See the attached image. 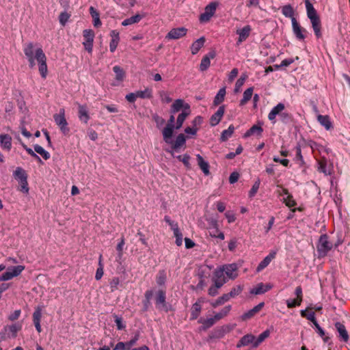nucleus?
Returning <instances> with one entry per match:
<instances>
[{"mask_svg":"<svg viewBox=\"0 0 350 350\" xmlns=\"http://www.w3.org/2000/svg\"><path fill=\"white\" fill-rule=\"evenodd\" d=\"M23 51L28 60L29 67L33 68L37 62L39 72L41 77L45 79L48 74V68L46 57L42 48L36 47L33 42H29L24 45Z\"/></svg>","mask_w":350,"mask_h":350,"instance_id":"obj_1","label":"nucleus"},{"mask_svg":"<svg viewBox=\"0 0 350 350\" xmlns=\"http://www.w3.org/2000/svg\"><path fill=\"white\" fill-rule=\"evenodd\" d=\"M306 4V8L307 12V16L310 21L312 29L317 38H319L321 37L322 33L321 31V20L317 14L316 10L314 9L312 4L309 0H304Z\"/></svg>","mask_w":350,"mask_h":350,"instance_id":"obj_2","label":"nucleus"},{"mask_svg":"<svg viewBox=\"0 0 350 350\" xmlns=\"http://www.w3.org/2000/svg\"><path fill=\"white\" fill-rule=\"evenodd\" d=\"M332 247L333 244L328 241L327 235H321L317 247L319 256L320 257L325 256L328 252L332 250Z\"/></svg>","mask_w":350,"mask_h":350,"instance_id":"obj_3","label":"nucleus"},{"mask_svg":"<svg viewBox=\"0 0 350 350\" xmlns=\"http://www.w3.org/2000/svg\"><path fill=\"white\" fill-rule=\"evenodd\" d=\"M53 119L63 134L66 135L69 133L70 129L68 127V122L65 118L64 109H60L59 113L54 114Z\"/></svg>","mask_w":350,"mask_h":350,"instance_id":"obj_4","label":"nucleus"},{"mask_svg":"<svg viewBox=\"0 0 350 350\" xmlns=\"http://www.w3.org/2000/svg\"><path fill=\"white\" fill-rule=\"evenodd\" d=\"M25 269L23 265H17L15 267H9L6 272L2 274L0 277V281H8L12 279L14 277L19 275Z\"/></svg>","mask_w":350,"mask_h":350,"instance_id":"obj_5","label":"nucleus"},{"mask_svg":"<svg viewBox=\"0 0 350 350\" xmlns=\"http://www.w3.org/2000/svg\"><path fill=\"white\" fill-rule=\"evenodd\" d=\"M155 304L156 307L159 310H164L167 312L169 307L166 302V295L165 291L163 290H159L155 296Z\"/></svg>","mask_w":350,"mask_h":350,"instance_id":"obj_6","label":"nucleus"},{"mask_svg":"<svg viewBox=\"0 0 350 350\" xmlns=\"http://www.w3.org/2000/svg\"><path fill=\"white\" fill-rule=\"evenodd\" d=\"M217 3L211 2L205 8L204 12L200 15V20L202 22H206L213 16L217 7Z\"/></svg>","mask_w":350,"mask_h":350,"instance_id":"obj_7","label":"nucleus"},{"mask_svg":"<svg viewBox=\"0 0 350 350\" xmlns=\"http://www.w3.org/2000/svg\"><path fill=\"white\" fill-rule=\"evenodd\" d=\"M187 29L185 27H178L171 29L167 34L166 38L169 40H177L187 34Z\"/></svg>","mask_w":350,"mask_h":350,"instance_id":"obj_8","label":"nucleus"},{"mask_svg":"<svg viewBox=\"0 0 350 350\" xmlns=\"http://www.w3.org/2000/svg\"><path fill=\"white\" fill-rule=\"evenodd\" d=\"M22 329V324L21 323H16L10 325H6L3 327L4 332L8 335V338H16L17 332Z\"/></svg>","mask_w":350,"mask_h":350,"instance_id":"obj_9","label":"nucleus"},{"mask_svg":"<svg viewBox=\"0 0 350 350\" xmlns=\"http://www.w3.org/2000/svg\"><path fill=\"white\" fill-rule=\"evenodd\" d=\"M219 269L223 271V273L226 274L230 279H234L237 276V266L236 264L226 265Z\"/></svg>","mask_w":350,"mask_h":350,"instance_id":"obj_10","label":"nucleus"},{"mask_svg":"<svg viewBox=\"0 0 350 350\" xmlns=\"http://www.w3.org/2000/svg\"><path fill=\"white\" fill-rule=\"evenodd\" d=\"M285 106L283 103H280L276 106L272 108L271 111L268 114V119L273 123L275 124L276 116H280V114L283 112Z\"/></svg>","mask_w":350,"mask_h":350,"instance_id":"obj_11","label":"nucleus"},{"mask_svg":"<svg viewBox=\"0 0 350 350\" xmlns=\"http://www.w3.org/2000/svg\"><path fill=\"white\" fill-rule=\"evenodd\" d=\"M213 281L217 287L221 288L227 282L224 274L223 273V271L219 269H216L214 271Z\"/></svg>","mask_w":350,"mask_h":350,"instance_id":"obj_12","label":"nucleus"},{"mask_svg":"<svg viewBox=\"0 0 350 350\" xmlns=\"http://www.w3.org/2000/svg\"><path fill=\"white\" fill-rule=\"evenodd\" d=\"M251 30L252 29L250 25H246L237 30V34L239 35V38L237 42V45H239L249 37Z\"/></svg>","mask_w":350,"mask_h":350,"instance_id":"obj_13","label":"nucleus"},{"mask_svg":"<svg viewBox=\"0 0 350 350\" xmlns=\"http://www.w3.org/2000/svg\"><path fill=\"white\" fill-rule=\"evenodd\" d=\"M273 288L271 284L259 283L254 288L250 290V293L254 295L263 294Z\"/></svg>","mask_w":350,"mask_h":350,"instance_id":"obj_14","label":"nucleus"},{"mask_svg":"<svg viewBox=\"0 0 350 350\" xmlns=\"http://www.w3.org/2000/svg\"><path fill=\"white\" fill-rule=\"evenodd\" d=\"M225 112V107L224 105L220 106L217 111L212 115L210 119V124L212 126H215L217 125L221 121V118L223 117Z\"/></svg>","mask_w":350,"mask_h":350,"instance_id":"obj_15","label":"nucleus"},{"mask_svg":"<svg viewBox=\"0 0 350 350\" xmlns=\"http://www.w3.org/2000/svg\"><path fill=\"white\" fill-rule=\"evenodd\" d=\"M0 145L3 150L8 152L12 148V137L8 134H0Z\"/></svg>","mask_w":350,"mask_h":350,"instance_id":"obj_16","label":"nucleus"},{"mask_svg":"<svg viewBox=\"0 0 350 350\" xmlns=\"http://www.w3.org/2000/svg\"><path fill=\"white\" fill-rule=\"evenodd\" d=\"M334 325L338 332L340 339L345 342H347L349 336L345 326L340 322H336Z\"/></svg>","mask_w":350,"mask_h":350,"instance_id":"obj_17","label":"nucleus"},{"mask_svg":"<svg viewBox=\"0 0 350 350\" xmlns=\"http://www.w3.org/2000/svg\"><path fill=\"white\" fill-rule=\"evenodd\" d=\"M42 318V309L40 307H37L33 313V322L35 325L36 329L38 333L42 332V327L40 325V321Z\"/></svg>","mask_w":350,"mask_h":350,"instance_id":"obj_18","label":"nucleus"},{"mask_svg":"<svg viewBox=\"0 0 350 350\" xmlns=\"http://www.w3.org/2000/svg\"><path fill=\"white\" fill-rule=\"evenodd\" d=\"M292 28L293 31L297 39L304 40L305 38V35L303 32L306 30L301 28L295 18H293Z\"/></svg>","mask_w":350,"mask_h":350,"instance_id":"obj_19","label":"nucleus"},{"mask_svg":"<svg viewBox=\"0 0 350 350\" xmlns=\"http://www.w3.org/2000/svg\"><path fill=\"white\" fill-rule=\"evenodd\" d=\"M215 57V51H211L207 55H206L201 60V63L200 64V70L201 71L206 70L210 66L211 59H213Z\"/></svg>","mask_w":350,"mask_h":350,"instance_id":"obj_20","label":"nucleus"},{"mask_svg":"<svg viewBox=\"0 0 350 350\" xmlns=\"http://www.w3.org/2000/svg\"><path fill=\"white\" fill-rule=\"evenodd\" d=\"M190 113V106L189 104H185V110L180 113L177 118L176 124L175 126L176 129H179L183 126V124L186 119V118Z\"/></svg>","mask_w":350,"mask_h":350,"instance_id":"obj_21","label":"nucleus"},{"mask_svg":"<svg viewBox=\"0 0 350 350\" xmlns=\"http://www.w3.org/2000/svg\"><path fill=\"white\" fill-rule=\"evenodd\" d=\"M110 36L111 37V42L109 43V49L111 52H114L120 42L119 32L116 30H112L110 32Z\"/></svg>","mask_w":350,"mask_h":350,"instance_id":"obj_22","label":"nucleus"},{"mask_svg":"<svg viewBox=\"0 0 350 350\" xmlns=\"http://www.w3.org/2000/svg\"><path fill=\"white\" fill-rule=\"evenodd\" d=\"M275 252H272L269 253L268 256H267L258 265L256 268V271L260 272L262 269H264L266 267L269 265L271 261L275 257Z\"/></svg>","mask_w":350,"mask_h":350,"instance_id":"obj_23","label":"nucleus"},{"mask_svg":"<svg viewBox=\"0 0 350 350\" xmlns=\"http://www.w3.org/2000/svg\"><path fill=\"white\" fill-rule=\"evenodd\" d=\"M79 120L87 124L88 122V120H90V116L88 113V109L86 106L79 105Z\"/></svg>","mask_w":350,"mask_h":350,"instance_id":"obj_24","label":"nucleus"},{"mask_svg":"<svg viewBox=\"0 0 350 350\" xmlns=\"http://www.w3.org/2000/svg\"><path fill=\"white\" fill-rule=\"evenodd\" d=\"M186 139L183 134H179L175 140L174 142L172 141V149L173 150L177 151L178 149H180L182 146H183L185 144Z\"/></svg>","mask_w":350,"mask_h":350,"instance_id":"obj_25","label":"nucleus"},{"mask_svg":"<svg viewBox=\"0 0 350 350\" xmlns=\"http://www.w3.org/2000/svg\"><path fill=\"white\" fill-rule=\"evenodd\" d=\"M175 126H166L163 131V140L167 144H172V137L173 135L174 129Z\"/></svg>","mask_w":350,"mask_h":350,"instance_id":"obj_26","label":"nucleus"},{"mask_svg":"<svg viewBox=\"0 0 350 350\" xmlns=\"http://www.w3.org/2000/svg\"><path fill=\"white\" fill-rule=\"evenodd\" d=\"M317 120L321 125L325 127L326 130L329 131L333 128L332 123L328 116L318 115Z\"/></svg>","mask_w":350,"mask_h":350,"instance_id":"obj_27","label":"nucleus"},{"mask_svg":"<svg viewBox=\"0 0 350 350\" xmlns=\"http://www.w3.org/2000/svg\"><path fill=\"white\" fill-rule=\"evenodd\" d=\"M254 341H255V336L254 335L246 334L241 338V340L237 345V347H241L242 346H247L251 343H252V345H253Z\"/></svg>","mask_w":350,"mask_h":350,"instance_id":"obj_28","label":"nucleus"},{"mask_svg":"<svg viewBox=\"0 0 350 350\" xmlns=\"http://www.w3.org/2000/svg\"><path fill=\"white\" fill-rule=\"evenodd\" d=\"M198 164L205 175L209 174V165L200 154L196 155Z\"/></svg>","mask_w":350,"mask_h":350,"instance_id":"obj_29","label":"nucleus"},{"mask_svg":"<svg viewBox=\"0 0 350 350\" xmlns=\"http://www.w3.org/2000/svg\"><path fill=\"white\" fill-rule=\"evenodd\" d=\"M202 310L201 306V301H196L195 304H193L191 309V320H195L196 319L198 316L200 315V313Z\"/></svg>","mask_w":350,"mask_h":350,"instance_id":"obj_30","label":"nucleus"},{"mask_svg":"<svg viewBox=\"0 0 350 350\" xmlns=\"http://www.w3.org/2000/svg\"><path fill=\"white\" fill-rule=\"evenodd\" d=\"M205 42V38L204 37H201L199 39L196 40L191 46V51L193 55H196L200 50V49L204 46Z\"/></svg>","mask_w":350,"mask_h":350,"instance_id":"obj_31","label":"nucleus"},{"mask_svg":"<svg viewBox=\"0 0 350 350\" xmlns=\"http://www.w3.org/2000/svg\"><path fill=\"white\" fill-rule=\"evenodd\" d=\"M263 131L262 128L258 125H253L245 134L244 137H250L252 135H256L258 137L262 135Z\"/></svg>","mask_w":350,"mask_h":350,"instance_id":"obj_32","label":"nucleus"},{"mask_svg":"<svg viewBox=\"0 0 350 350\" xmlns=\"http://www.w3.org/2000/svg\"><path fill=\"white\" fill-rule=\"evenodd\" d=\"M281 195H286V198H283V202L288 207H293L296 205L295 201L293 199L292 195H291L286 189H282V193Z\"/></svg>","mask_w":350,"mask_h":350,"instance_id":"obj_33","label":"nucleus"},{"mask_svg":"<svg viewBox=\"0 0 350 350\" xmlns=\"http://www.w3.org/2000/svg\"><path fill=\"white\" fill-rule=\"evenodd\" d=\"M225 95H226V89H225V88H222L218 91L217 94L215 96L214 100H213V105L215 106H217L219 104H221L224 100Z\"/></svg>","mask_w":350,"mask_h":350,"instance_id":"obj_34","label":"nucleus"},{"mask_svg":"<svg viewBox=\"0 0 350 350\" xmlns=\"http://www.w3.org/2000/svg\"><path fill=\"white\" fill-rule=\"evenodd\" d=\"M185 104L186 103H184V101L181 99L176 100L172 105L171 113H175L179 111L182 108H184V110H185Z\"/></svg>","mask_w":350,"mask_h":350,"instance_id":"obj_35","label":"nucleus"},{"mask_svg":"<svg viewBox=\"0 0 350 350\" xmlns=\"http://www.w3.org/2000/svg\"><path fill=\"white\" fill-rule=\"evenodd\" d=\"M90 13L93 18V23L94 27H99L101 25V21L99 18V13L96 11V10L91 6L90 8Z\"/></svg>","mask_w":350,"mask_h":350,"instance_id":"obj_36","label":"nucleus"},{"mask_svg":"<svg viewBox=\"0 0 350 350\" xmlns=\"http://www.w3.org/2000/svg\"><path fill=\"white\" fill-rule=\"evenodd\" d=\"M208 229L211 237L214 238H218L221 240L224 239V234L219 230V226L215 228H208Z\"/></svg>","mask_w":350,"mask_h":350,"instance_id":"obj_37","label":"nucleus"},{"mask_svg":"<svg viewBox=\"0 0 350 350\" xmlns=\"http://www.w3.org/2000/svg\"><path fill=\"white\" fill-rule=\"evenodd\" d=\"M142 18V16H141L140 14H136L135 16H133L130 18L124 20L122 23V25L128 26L135 23H137L141 21Z\"/></svg>","mask_w":350,"mask_h":350,"instance_id":"obj_38","label":"nucleus"},{"mask_svg":"<svg viewBox=\"0 0 350 350\" xmlns=\"http://www.w3.org/2000/svg\"><path fill=\"white\" fill-rule=\"evenodd\" d=\"M253 88H249L243 92V98L240 101L241 105H245L251 98L253 94Z\"/></svg>","mask_w":350,"mask_h":350,"instance_id":"obj_39","label":"nucleus"},{"mask_svg":"<svg viewBox=\"0 0 350 350\" xmlns=\"http://www.w3.org/2000/svg\"><path fill=\"white\" fill-rule=\"evenodd\" d=\"M216 321H217L215 319V317L206 319H200L198 321L200 323L202 324V328L204 330L212 327L216 323Z\"/></svg>","mask_w":350,"mask_h":350,"instance_id":"obj_40","label":"nucleus"},{"mask_svg":"<svg viewBox=\"0 0 350 350\" xmlns=\"http://www.w3.org/2000/svg\"><path fill=\"white\" fill-rule=\"evenodd\" d=\"M234 131V127L232 124L230 125L228 129L222 131L220 139L221 142H226L229 137L232 136Z\"/></svg>","mask_w":350,"mask_h":350,"instance_id":"obj_41","label":"nucleus"},{"mask_svg":"<svg viewBox=\"0 0 350 350\" xmlns=\"http://www.w3.org/2000/svg\"><path fill=\"white\" fill-rule=\"evenodd\" d=\"M270 335V331L269 329H266L262 333H261L258 338L255 340L253 344L254 347H257L261 342H262L267 338H268Z\"/></svg>","mask_w":350,"mask_h":350,"instance_id":"obj_42","label":"nucleus"},{"mask_svg":"<svg viewBox=\"0 0 350 350\" xmlns=\"http://www.w3.org/2000/svg\"><path fill=\"white\" fill-rule=\"evenodd\" d=\"M282 13L286 17H289L291 18V22L293 23V18L294 17V10L291 5H286L282 8Z\"/></svg>","mask_w":350,"mask_h":350,"instance_id":"obj_43","label":"nucleus"},{"mask_svg":"<svg viewBox=\"0 0 350 350\" xmlns=\"http://www.w3.org/2000/svg\"><path fill=\"white\" fill-rule=\"evenodd\" d=\"M113 70L116 74V79L118 81H122L125 77V72L119 66H115Z\"/></svg>","mask_w":350,"mask_h":350,"instance_id":"obj_44","label":"nucleus"},{"mask_svg":"<svg viewBox=\"0 0 350 350\" xmlns=\"http://www.w3.org/2000/svg\"><path fill=\"white\" fill-rule=\"evenodd\" d=\"M33 148L36 152L40 154L44 159L47 160L50 158V153L45 150L41 146L36 144L34 145Z\"/></svg>","mask_w":350,"mask_h":350,"instance_id":"obj_45","label":"nucleus"},{"mask_svg":"<svg viewBox=\"0 0 350 350\" xmlns=\"http://www.w3.org/2000/svg\"><path fill=\"white\" fill-rule=\"evenodd\" d=\"M14 176L15 178L18 179L19 182L22 181V180L27 179L25 170L20 167H17L14 172Z\"/></svg>","mask_w":350,"mask_h":350,"instance_id":"obj_46","label":"nucleus"},{"mask_svg":"<svg viewBox=\"0 0 350 350\" xmlns=\"http://www.w3.org/2000/svg\"><path fill=\"white\" fill-rule=\"evenodd\" d=\"M230 310L231 306L228 305L225 306L219 312H217L215 314V319H216L217 321H219L220 319H223L224 317L228 315Z\"/></svg>","mask_w":350,"mask_h":350,"instance_id":"obj_47","label":"nucleus"},{"mask_svg":"<svg viewBox=\"0 0 350 350\" xmlns=\"http://www.w3.org/2000/svg\"><path fill=\"white\" fill-rule=\"evenodd\" d=\"M243 291V287L240 285H238L234 287L228 293H226L228 299L233 298L237 295H239L241 291Z\"/></svg>","mask_w":350,"mask_h":350,"instance_id":"obj_48","label":"nucleus"},{"mask_svg":"<svg viewBox=\"0 0 350 350\" xmlns=\"http://www.w3.org/2000/svg\"><path fill=\"white\" fill-rule=\"evenodd\" d=\"M137 97L141 98H150L152 97V90L149 88H146L144 90L136 92Z\"/></svg>","mask_w":350,"mask_h":350,"instance_id":"obj_49","label":"nucleus"},{"mask_svg":"<svg viewBox=\"0 0 350 350\" xmlns=\"http://www.w3.org/2000/svg\"><path fill=\"white\" fill-rule=\"evenodd\" d=\"M229 300L228 296L226 294H224L222 296L219 297L217 300H215L214 302L211 303V306L213 308H216L220 305L224 304L226 301Z\"/></svg>","mask_w":350,"mask_h":350,"instance_id":"obj_50","label":"nucleus"},{"mask_svg":"<svg viewBox=\"0 0 350 350\" xmlns=\"http://www.w3.org/2000/svg\"><path fill=\"white\" fill-rule=\"evenodd\" d=\"M84 41L94 42V33L92 29H85L83 32Z\"/></svg>","mask_w":350,"mask_h":350,"instance_id":"obj_51","label":"nucleus"},{"mask_svg":"<svg viewBox=\"0 0 350 350\" xmlns=\"http://www.w3.org/2000/svg\"><path fill=\"white\" fill-rule=\"evenodd\" d=\"M318 170L325 175H329L330 171L327 168V164L325 161H320L319 162Z\"/></svg>","mask_w":350,"mask_h":350,"instance_id":"obj_52","label":"nucleus"},{"mask_svg":"<svg viewBox=\"0 0 350 350\" xmlns=\"http://www.w3.org/2000/svg\"><path fill=\"white\" fill-rule=\"evenodd\" d=\"M280 120L284 124H288V123H289L291 121L292 116H291V115L289 113L286 112V111H284V112L283 111L280 114Z\"/></svg>","mask_w":350,"mask_h":350,"instance_id":"obj_53","label":"nucleus"},{"mask_svg":"<svg viewBox=\"0 0 350 350\" xmlns=\"http://www.w3.org/2000/svg\"><path fill=\"white\" fill-rule=\"evenodd\" d=\"M259 187H260V180L258 179L255 183L253 185L252 189H250V192H249V196L250 198H252L254 197L256 193H257L258 189H259Z\"/></svg>","mask_w":350,"mask_h":350,"instance_id":"obj_54","label":"nucleus"},{"mask_svg":"<svg viewBox=\"0 0 350 350\" xmlns=\"http://www.w3.org/2000/svg\"><path fill=\"white\" fill-rule=\"evenodd\" d=\"M166 276L165 273L163 271H159L157 276V283L161 286L163 285L165 282Z\"/></svg>","mask_w":350,"mask_h":350,"instance_id":"obj_55","label":"nucleus"},{"mask_svg":"<svg viewBox=\"0 0 350 350\" xmlns=\"http://www.w3.org/2000/svg\"><path fill=\"white\" fill-rule=\"evenodd\" d=\"M164 220L166 223L169 224V226L171 227V229L174 231H177L178 229V224L172 220L170 219V218L168 216H165Z\"/></svg>","mask_w":350,"mask_h":350,"instance_id":"obj_56","label":"nucleus"},{"mask_svg":"<svg viewBox=\"0 0 350 350\" xmlns=\"http://www.w3.org/2000/svg\"><path fill=\"white\" fill-rule=\"evenodd\" d=\"M115 323L118 330H122L125 328V324L122 322V319L118 315H114Z\"/></svg>","mask_w":350,"mask_h":350,"instance_id":"obj_57","label":"nucleus"},{"mask_svg":"<svg viewBox=\"0 0 350 350\" xmlns=\"http://www.w3.org/2000/svg\"><path fill=\"white\" fill-rule=\"evenodd\" d=\"M120 284V280L118 278H113L109 283L111 291L113 292L118 289V285Z\"/></svg>","mask_w":350,"mask_h":350,"instance_id":"obj_58","label":"nucleus"},{"mask_svg":"<svg viewBox=\"0 0 350 350\" xmlns=\"http://www.w3.org/2000/svg\"><path fill=\"white\" fill-rule=\"evenodd\" d=\"M20 183V189L19 190L24 193H28L29 192V187H28V183H27V180L25 179V180H22V181L19 182Z\"/></svg>","mask_w":350,"mask_h":350,"instance_id":"obj_59","label":"nucleus"},{"mask_svg":"<svg viewBox=\"0 0 350 350\" xmlns=\"http://www.w3.org/2000/svg\"><path fill=\"white\" fill-rule=\"evenodd\" d=\"M174 235L176 237V244L180 246L183 243V234L180 232L179 229L177 231H174Z\"/></svg>","mask_w":350,"mask_h":350,"instance_id":"obj_60","label":"nucleus"},{"mask_svg":"<svg viewBox=\"0 0 350 350\" xmlns=\"http://www.w3.org/2000/svg\"><path fill=\"white\" fill-rule=\"evenodd\" d=\"M99 265L100 267L97 269L95 275V278L96 280H99L100 279H101V278L103 275V268L101 264V256H100Z\"/></svg>","mask_w":350,"mask_h":350,"instance_id":"obj_61","label":"nucleus"},{"mask_svg":"<svg viewBox=\"0 0 350 350\" xmlns=\"http://www.w3.org/2000/svg\"><path fill=\"white\" fill-rule=\"evenodd\" d=\"M69 18H70V14H68L67 12H62L59 17V23H61V25H65V24L66 23V22L68 21Z\"/></svg>","mask_w":350,"mask_h":350,"instance_id":"obj_62","label":"nucleus"},{"mask_svg":"<svg viewBox=\"0 0 350 350\" xmlns=\"http://www.w3.org/2000/svg\"><path fill=\"white\" fill-rule=\"evenodd\" d=\"M130 348L127 345V342H119L116 344V345L115 346L113 350H129Z\"/></svg>","mask_w":350,"mask_h":350,"instance_id":"obj_63","label":"nucleus"},{"mask_svg":"<svg viewBox=\"0 0 350 350\" xmlns=\"http://www.w3.org/2000/svg\"><path fill=\"white\" fill-rule=\"evenodd\" d=\"M255 314H256V313L251 309V310H248L247 312H245L241 317V318L242 321H246L247 319L252 318Z\"/></svg>","mask_w":350,"mask_h":350,"instance_id":"obj_64","label":"nucleus"}]
</instances>
